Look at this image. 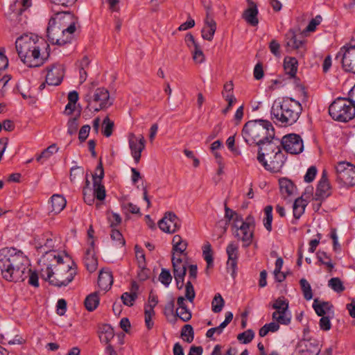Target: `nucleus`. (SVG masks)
I'll use <instances>...</instances> for the list:
<instances>
[{
    "mask_svg": "<svg viewBox=\"0 0 355 355\" xmlns=\"http://www.w3.org/2000/svg\"><path fill=\"white\" fill-rule=\"evenodd\" d=\"M0 270L3 278L11 282H24L31 271L24 253L8 248L0 250Z\"/></svg>",
    "mask_w": 355,
    "mask_h": 355,
    "instance_id": "nucleus-1",
    "label": "nucleus"
},
{
    "mask_svg": "<svg viewBox=\"0 0 355 355\" xmlns=\"http://www.w3.org/2000/svg\"><path fill=\"white\" fill-rule=\"evenodd\" d=\"M48 259L56 264H48L45 269L42 268L40 272L42 278L57 287L66 286L72 282L76 275L75 268L64 264L63 259L60 254H49Z\"/></svg>",
    "mask_w": 355,
    "mask_h": 355,
    "instance_id": "nucleus-2",
    "label": "nucleus"
},
{
    "mask_svg": "<svg viewBox=\"0 0 355 355\" xmlns=\"http://www.w3.org/2000/svg\"><path fill=\"white\" fill-rule=\"evenodd\" d=\"M302 107L299 101L291 97H284L275 101L271 107V119L281 125H291L299 119Z\"/></svg>",
    "mask_w": 355,
    "mask_h": 355,
    "instance_id": "nucleus-3",
    "label": "nucleus"
},
{
    "mask_svg": "<svg viewBox=\"0 0 355 355\" xmlns=\"http://www.w3.org/2000/svg\"><path fill=\"white\" fill-rule=\"evenodd\" d=\"M15 47L20 60L28 67H41L49 56V52L46 56L41 55L36 40L27 35L17 39Z\"/></svg>",
    "mask_w": 355,
    "mask_h": 355,
    "instance_id": "nucleus-4",
    "label": "nucleus"
},
{
    "mask_svg": "<svg viewBox=\"0 0 355 355\" xmlns=\"http://www.w3.org/2000/svg\"><path fill=\"white\" fill-rule=\"evenodd\" d=\"M242 136L249 144H258L264 140L275 136V128L271 122L267 120H251L245 123L242 130Z\"/></svg>",
    "mask_w": 355,
    "mask_h": 355,
    "instance_id": "nucleus-5",
    "label": "nucleus"
},
{
    "mask_svg": "<svg viewBox=\"0 0 355 355\" xmlns=\"http://www.w3.org/2000/svg\"><path fill=\"white\" fill-rule=\"evenodd\" d=\"M329 114L335 121L347 122L355 117V107L347 98H338L330 105Z\"/></svg>",
    "mask_w": 355,
    "mask_h": 355,
    "instance_id": "nucleus-6",
    "label": "nucleus"
},
{
    "mask_svg": "<svg viewBox=\"0 0 355 355\" xmlns=\"http://www.w3.org/2000/svg\"><path fill=\"white\" fill-rule=\"evenodd\" d=\"M254 228V218L250 214L245 218V223H242L239 227L232 230V234L235 238L243 242V247H248L252 242Z\"/></svg>",
    "mask_w": 355,
    "mask_h": 355,
    "instance_id": "nucleus-7",
    "label": "nucleus"
},
{
    "mask_svg": "<svg viewBox=\"0 0 355 355\" xmlns=\"http://www.w3.org/2000/svg\"><path fill=\"white\" fill-rule=\"evenodd\" d=\"M281 148L290 154L297 155L304 149V144L302 137L297 134L291 133L284 135L280 139Z\"/></svg>",
    "mask_w": 355,
    "mask_h": 355,
    "instance_id": "nucleus-8",
    "label": "nucleus"
},
{
    "mask_svg": "<svg viewBox=\"0 0 355 355\" xmlns=\"http://www.w3.org/2000/svg\"><path fill=\"white\" fill-rule=\"evenodd\" d=\"M259 146L257 160L261 164L266 159L275 154L278 150L281 149L280 139L270 137V139L262 141L257 144Z\"/></svg>",
    "mask_w": 355,
    "mask_h": 355,
    "instance_id": "nucleus-9",
    "label": "nucleus"
},
{
    "mask_svg": "<svg viewBox=\"0 0 355 355\" xmlns=\"http://www.w3.org/2000/svg\"><path fill=\"white\" fill-rule=\"evenodd\" d=\"M158 226L163 232L172 234L180 228L181 221L173 212H166L159 221Z\"/></svg>",
    "mask_w": 355,
    "mask_h": 355,
    "instance_id": "nucleus-10",
    "label": "nucleus"
},
{
    "mask_svg": "<svg viewBox=\"0 0 355 355\" xmlns=\"http://www.w3.org/2000/svg\"><path fill=\"white\" fill-rule=\"evenodd\" d=\"M286 159L285 154L282 153L281 148L267 158L261 164L267 171L277 173L280 171L284 165Z\"/></svg>",
    "mask_w": 355,
    "mask_h": 355,
    "instance_id": "nucleus-11",
    "label": "nucleus"
},
{
    "mask_svg": "<svg viewBox=\"0 0 355 355\" xmlns=\"http://www.w3.org/2000/svg\"><path fill=\"white\" fill-rule=\"evenodd\" d=\"M128 144L131 150V155L135 162L138 164L141 159V152L145 148V139L143 135H141L138 138L134 133H130L128 136Z\"/></svg>",
    "mask_w": 355,
    "mask_h": 355,
    "instance_id": "nucleus-12",
    "label": "nucleus"
},
{
    "mask_svg": "<svg viewBox=\"0 0 355 355\" xmlns=\"http://www.w3.org/2000/svg\"><path fill=\"white\" fill-rule=\"evenodd\" d=\"M48 40L52 44L64 45L68 42L64 38V31L55 24V20H50L46 29Z\"/></svg>",
    "mask_w": 355,
    "mask_h": 355,
    "instance_id": "nucleus-13",
    "label": "nucleus"
},
{
    "mask_svg": "<svg viewBox=\"0 0 355 355\" xmlns=\"http://www.w3.org/2000/svg\"><path fill=\"white\" fill-rule=\"evenodd\" d=\"M96 171L99 172L98 175L96 173L92 175L93 177V187H94V196L99 200H103L105 198V187L102 184L101 182L104 177V169L102 162H100L96 168Z\"/></svg>",
    "mask_w": 355,
    "mask_h": 355,
    "instance_id": "nucleus-14",
    "label": "nucleus"
},
{
    "mask_svg": "<svg viewBox=\"0 0 355 355\" xmlns=\"http://www.w3.org/2000/svg\"><path fill=\"white\" fill-rule=\"evenodd\" d=\"M341 56L342 67L345 71L355 73V46L347 48L344 53L340 51L336 58Z\"/></svg>",
    "mask_w": 355,
    "mask_h": 355,
    "instance_id": "nucleus-15",
    "label": "nucleus"
},
{
    "mask_svg": "<svg viewBox=\"0 0 355 355\" xmlns=\"http://www.w3.org/2000/svg\"><path fill=\"white\" fill-rule=\"evenodd\" d=\"M320 352L319 345L311 340H302L296 347V355H318Z\"/></svg>",
    "mask_w": 355,
    "mask_h": 355,
    "instance_id": "nucleus-16",
    "label": "nucleus"
},
{
    "mask_svg": "<svg viewBox=\"0 0 355 355\" xmlns=\"http://www.w3.org/2000/svg\"><path fill=\"white\" fill-rule=\"evenodd\" d=\"M216 30V23L211 16L210 8H207L205 25L201 31L202 37L204 40L211 41Z\"/></svg>",
    "mask_w": 355,
    "mask_h": 355,
    "instance_id": "nucleus-17",
    "label": "nucleus"
},
{
    "mask_svg": "<svg viewBox=\"0 0 355 355\" xmlns=\"http://www.w3.org/2000/svg\"><path fill=\"white\" fill-rule=\"evenodd\" d=\"M93 101L99 103V106L94 108L95 112L107 108L112 105V102L110 100V93L108 90L103 87L96 89Z\"/></svg>",
    "mask_w": 355,
    "mask_h": 355,
    "instance_id": "nucleus-18",
    "label": "nucleus"
},
{
    "mask_svg": "<svg viewBox=\"0 0 355 355\" xmlns=\"http://www.w3.org/2000/svg\"><path fill=\"white\" fill-rule=\"evenodd\" d=\"M157 303V297L150 292L148 296V304L145 306L144 310L145 323L148 329H151L154 325V322L152 319L155 314L154 308Z\"/></svg>",
    "mask_w": 355,
    "mask_h": 355,
    "instance_id": "nucleus-19",
    "label": "nucleus"
},
{
    "mask_svg": "<svg viewBox=\"0 0 355 355\" xmlns=\"http://www.w3.org/2000/svg\"><path fill=\"white\" fill-rule=\"evenodd\" d=\"M331 187L327 178V172L323 170L320 180L318 182L315 196L316 200H322L331 194Z\"/></svg>",
    "mask_w": 355,
    "mask_h": 355,
    "instance_id": "nucleus-20",
    "label": "nucleus"
},
{
    "mask_svg": "<svg viewBox=\"0 0 355 355\" xmlns=\"http://www.w3.org/2000/svg\"><path fill=\"white\" fill-rule=\"evenodd\" d=\"M64 76L63 68L61 65H53L48 69L46 76V82L49 85H58L61 83Z\"/></svg>",
    "mask_w": 355,
    "mask_h": 355,
    "instance_id": "nucleus-21",
    "label": "nucleus"
},
{
    "mask_svg": "<svg viewBox=\"0 0 355 355\" xmlns=\"http://www.w3.org/2000/svg\"><path fill=\"white\" fill-rule=\"evenodd\" d=\"M248 8L243 12L242 17L248 24L256 26L259 24L257 4L252 0H248Z\"/></svg>",
    "mask_w": 355,
    "mask_h": 355,
    "instance_id": "nucleus-22",
    "label": "nucleus"
},
{
    "mask_svg": "<svg viewBox=\"0 0 355 355\" xmlns=\"http://www.w3.org/2000/svg\"><path fill=\"white\" fill-rule=\"evenodd\" d=\"M226 252L228 256V259L227 261V268L232 270V275H234L236 272V266H237V260H238V252H239V247L238 245L231 242L228 244L226 248Z\"/></svg>",
    "mask_w": 355,
    "mask_h": 355,
    "instance_id": "nucleus-23",
    "label": "nucleus"
},
{
    "mask_svg": "<svg viewBox=\"0 0 355 355\" xmlns=\"http://www.w3.org/2000/svg\"><path fill=\"white\" fill-rule=\"evenodd\" d=\"M171 263L174 276L176 275L179 279H181L182 276L186 275L187 263L183 261L181 257L172 254Z\"/></svg>",
    "mask_w": 355,
    "mask_h": 355,
    "instance_id": "nucleus-24",
    "label": "nucleus"
},
{
    "mask_svg": "<svg viewBox=\"0 0 355 355\" xmlns=\"http://www.w3.org/2000/svg\"><path fill=\"white\" fill-rule=\"evenodd\" d=\"M340 187H354L355 186V166L352 165L347 168L343 174L336 180Z\"/></svg>",
    "mask_w": 355,
    "mask_h": 355,
    "instance_id": "nucleus-25",
    "label": "nucleus"
},
{
    "mask_svg": "<svg viewBox=\"0 0 355 355\" xmlns=\"http://www.w3.org/2000/svg\"><path fill=\"white\" fill-rule=\"evenodd\" d=\"M113 284V277L112 272L108 270H101L98 278V286L103 291H108Z\"/></svg>",
    "mask_w": 355,
    "mask_h": 355,
    "instance_id": "nucleus-26",
    "label": "nucleus"
},
{
    "mask_svg": "<svg viewBox=\"0 0 355 355\" xmlns=\"http://www.w3.org/2000/svg\"><path fill=\"white\" fill-rule=\"evenodd\" d=\"M173 248L172 252L173 254H176L177 256H187V253L185 252L187 248V242L182 239V238L177 234L175 235L172 240Z\"/></svg>",
    "mask_w": 355,
    "mask_h": 355,
    "instance_id": "nucleus-27",
    "label": "nucleus"
},
{
    "mask_svg": "<svg viewBox=\"0 0 355 355\" xmlns=\"http://www.w3.org/2000/svg\"><path fill=\"white\" fill-rule=\"evenodd\" d=\"M98 336L101 343L108 344L114 336V329L110 324H101L98 327Z\"/></svg>",
    "mask_w": 355,
    "mask_h": 355,
    "instance_id": "nucleus-28",
    "label": "nucleus"
},
{
    "mask_svg": "<svg viewBox=\"0 0 355 355\" xmlns=\"http://www.w3.org/2000/svg\"><path fill=\"white\" fill-rule=\"evenodd\" d=\"M286 46L291 49H300L304 46L303 40L297 38V33L293 29H291L286 34Z\"/></svg>",
    "mask_w": 355,
    "mask_h": 355,
    "instance_id": "nucleus-29",
    "label": "nucleus"
},
{
    "mask_svg": "<svg viewBox=\"0 0 355 355\" xmlns=\"http://www.w3.org/2000/svg\"><path fill=\"white\" fill-rule=\"evenodd\" d=\"M298 62L295 58L286 57L284 60V68L290 78H294L297 71Z\"/></svg>",
    "mask_w": 355,
    "mask_h": 355,
    "instance_id": "nucleus-30",
    "label": "nucleus"
},
{
    "mask_svg": "<svg viewBox=\"0 0 355 355\" xmlns=\"http://www.w3.org/2000/svg\"><path fill=\"white\" fill-rule=\"evenodd\" d=\"M42 241H40L36 246V248L39 250H44V252L46 254V261H49L50 259H48V254L53 253L55 254V252L53 251L52 252V249L54 248V241L51 239L47 236V235H44L43 238L42 239Z\"/></svg>",
    "mask_w": 355,
    "mask_h": 355,
    "instance_id": "nucleus-31",
    "label": "nucleus"
},
{
    "mask_svg": "<svg viewBox=\"0 0 355 355\" xmlns=\"http://www.w3.org/2000/svg\"><path fill=\"white\" fill-rule=\"evenodd\" d=\"M51 202L52 207L51 211L55 214L60 213L65 207L67 203L65 198L58 194H54L51 196Z\"/></svg>",
    "mask_w": 355,
    "mask_h": 355,
    "instance_id": "nucleus-32",
    "label": "nucleus"
},
{
    "mask_svg": "<svg viewBox=\"0 0 355 355\" xmlns=\"http://www.w3.org/2000/svg\"><path fill=\"white\" fill-rule=\"evenodd\" d=\"M89 250H86L84 257V263L87 270L89 272L96 271L98 267V260L95 253H90Z\"/></svg>",
    "mask_w": 355,
    "mask_h": 355,
    "instance_id": "nucleus-33",
    "label": "nucleus"
},
{
    "mask_svg": "<svg viewBox=\"0 0 355 355\" xmlns=\"http://www.w3.org/2000/svg\"><path fill=\"white\" fill-rule=\"evenodd\" d=\"M332 307V305L328 302H320L318 299H315L313 308L318 315L323 317L325 316L327 311H329Z\"/></svg>",
    "mask_w": 355,
    "mask_h": 355,
    "instance_id": "nucleus-34",
    "label": "nucleus"
},
{
    "mask_svg": "<svg viewBox=\"0 0 355 355\" xmlns=\"http://www.w3.org/2000/svg\"><path fill=\"white\" fill-rule=\"evenodd\" d=\"M58 150L59 148L57 145L55 144H53L44 149L40 155L36 156V160L38 162L43 164L44 161L49 159L54 153H57Z\"/></svg>",
    "mask_w": 355,
    "mask_h": 355,
    "instance_id": "nucleus-35",
    "label": "nucleus"
},
{
    "mask_svg": "<svg viewBox=\"0 0 355 355\" xmlns=\"http://www.w3.org/2000/svg\"><path fill=\"white\" fill-rule=\"evenodd\" d=\"M307 205L306 201L302 197L297 198L293 206V216L295 219H299L304 214L306 206Z\"/></svg>",
    "mask_w": 355,
    "mask_h": 355,
    "instance_id": "nucleus-36",
    "label": "nucleus"
},
{
    "mask_svg": "<svg viewBox=\"0 0 355 355\" xmlns=\"http://www.w3.org/2000/svg\"><path fill=\"white\" fill-rule=\"evenodd\" d=\"M280 191L284 196H289L293 193L295 187L293 183L287 178H282L279 181Z\"/></svg>",
    "mask_w": 355,
    "mask_h": 355,
    "instance_id": "nucleus-37",
    "label": "nucleus"
},
{
    "mask_svg": "<svg viewBox=\"0 0 355 355\" xmlns=\"http://www.w3.org/2000/svg\"><path fill=\"white\" fill-rule=\"evenodd\" d=\"M99 304V297L98 293L89 294L85 300V306L89 311H94Z\"/></svg>",
    "mask_w": 355,
    "mask_h": 355,
    "instance_id": "nucleus-38",
    "label": "nucleus"
},
{
    "mask_svg": "<svg viewBox=\"0 0 355 355\" xmlns=\"http://www.w3.org/2000/svg\"><path fill=\"white\" fill-rule=\"evenodd\" d=\"M235 211H233L227 205L225 206V218L227 219L225 222L222 220L218 223V226H220L222 228V234H225L227 231V227L230 223V221L234 218Z\"/></svg>",
    "mask_w": 355,
    "mask_h": 355,
    "instance_id": "nucleus-39",
    "label": "nucleus"
},
{
    "mask_svg": "<svg viewBox=\"0 0 355 355\" xmlns=\"http://www.w3.org/2000/svg\"><path fill=\"white\" fill-rule=\"evenodd\" d=\"M272 319L279 324H288L291 322V315L288 313V311H275L272 313Z\"/></svg>",
    "mask_w": 355,
    "mask_h": 355,
    "instance_id": "nucleus-40",
    "label": "nucleus"
},
{
    "mask_svg": "<svg viewBox=\"0 0 355 355\" xmlns=\"http://www.w3.org/2000/svg\"><path fill=\"white\" fill-rule=\"evenodd\" d=\"M316 255L318 261L320 262L321 264L324 265L327 268L328 270L331 272L334 268V265L331 261L330 256L328 255L327 252L321 250H319Z\"/></svg>",
    "mask_w": 355,
    "mask_h": 355,
    "instance_id": "nucleus-41",
    "label": "nucleus"
},
{
    "mask_svg": "<svg viewBox=\"0 0 355 355\" xmlns=\"http://www.w3.org/2000/svg\"><path fill=\"white\" fill-rule=\"evenodd\" d=\"M181 338L188 343H191L194 339V331L191 324H185L181 330Z\"/></svg>",
    "mask_w": 355,
    "mask_h": 355,
    "instance_id": "nucleus-42",
    "label": "nucleus"
},
{
    "mask_svg": "<svg viewBox=\"0 0 355 355\" xmlns=\"http://www.w3.org/2000/svg\"><path fill=\"white\" fill-rule=\"evenodd\" d=\"M272 205H267L264 208L265 218H263V225L268 232L272 230Z\"/></svg>",
    "mask_w": 355,
    "mask_h": 355,
    "instance_id": "nucleus-43",
    "label": "nucleus"
},
{
    "mask_svg": "<svg viewBox=\"0 0 355 355\" xmlns=\"http://www.w3.org/2000/svg\"><path fill=\"white\" fill-rule=\"evenodd\" d=\"M300 287L303 293V296L306 300H310L313 298V293L310 284L308 281L302 278L300 280Z\"/></svg>",
    "mask_w": 355,
    "mask_h": 355,
    "instance_id": "nucleus-44",
    "label": "nucleus"
},
{
    "mask_svg": "<svg viewBox=\"0 0 355 355\" xmlns=\"http://www.w3.org/2000/svg\"><path fill=\"white\" fill-rule=\"evenodd\" d=\"M225 305V301L220 293H217L214 297L211 302V310L214 313H220Z\"/></svg>",
    "mask_w": 355,
    "mask_h": 355,
    "instance_id": "nucleus-45",
    "label": "nucleus"
},
{
    "mask_svg": "<svg viewBox=\"0 0 355 355\" xmlns=\"http://www.w3.org/2000/svg\"><path fill=\"white\" fill-rule=\"evenodd\" d=\"M203 257L207 262V270L213 266V254L211 250V246L208 243L203 247Z\"/></svg>",
    "mask_w": 355,
    "mask_h": 355,
    "instance_id": "nucleus-46",
    "label": "nucleus"
},
{
    "mask_svg": "<svg viewBox=\"0 0 355 355\" xmlns=\"http://www.w3.org/2000/svg\"><path fill=\"white\" fill-rule=\"evenodd\" d=\"M137 298V293L136 292H125L122 294L121 299L123 304L128 306H132L134 304L135 301Z\"/></svg>",
    "mask_w": 355,
    "mask_h": 355,
    "instance_id": "nucleus-47",
    "label": "nucleus"
},
{
    "mask_svg": "<svg viewBox=\"0 0 355 355\" xmlns=\"http://www.w3.org/2000/svg\"><path fill=\"white\" fill-rule=\"evenodd\" d=\"M328 285L334 291L341 293L345 290V286L340 278L333 277L329 280Z\"/></svg>",
    "mask_w": 355,
    "mask_h": 355,
    "instance_id": "nucleus-48",
    "label": "nucleus"
},
{
    "mask_svg": "<svg viewBox=\"0 0 355 355\" xmlns=\"http://www.w3.org/2000/svg\"><path fill=\"white\" fill-rule=\"evenodd\" d=\"M191 51L192 57L195 62L201 64L205 61V57L200 44L194 46Z\"/></svg>",
    "mask_w": 355,
    "mask_h": 355,
    "instance_id": "nucleus-49",
    "label": "nucleus"
},
{
    "mask_svg": "<svg viewBox=\"0 0 355 355\" xmlns=\"http://www.w3.org/2000/svg\"><path fill=\"white\" fill-rule=\"evenodd\" d=\"M89 64V60L87 56L83 57V58L80 61L78 67H79V73H80V78L82 82L85 81L87 78V72L85 71V68L87 67Z\"/></svg>",
    "mask_w": 355,
    "mask_h": 355,
    "instance_id": "nucleus-50",
    "label": "nucleus"
},
{
    "mask_svg": "<svg viewBox=\"0 0 355 355\" xmlns=\"http://www.w3.org/2000/svg\"><path fill=\"white\" fill-rule=\"evenodd\" d=\"M254 337V333L252 329H248L237 336V339L243 344L250 343Z\"/></svg>",
    "mask_w": 355,
    "mask_h": 355,
    "instance_id": "nucleus-51",
    "label": "nucleus"
},
{
    "mask_svg": "<svg viewBox=\"0 0 355 355\" xmlns=\"http://www.w3.org/2000/svg\"><path fill=\"white\" fill-rule=\"evenodd\" d=\"M272 308L276 310L275 311H288V302L284 300V297H279L272 304Z\"/></svg>",
    "mask_w": 355,
    "mask_h": 355,
    "instance_id": "nucleus-52",
    "label": "nucleus"
},
{
    "mask_svg": "<svg viewBox=\"0 0 355 355\" xmlns=\"http://www.w3.org/2000/svg\"><path fill=\"white\" fill-rule=\"evenodd\" d=\"M103 124L104 125V128L103 130V134L106 137H109L112 135L113 128H114V122L112 121L108 116H106L103 119Z\"/></svg>",
    "mask_w": 355,
    "mask_h": 355,
    "instance_id": "nucleus-53",
    "label": "nucleus"
},
{
    "mask_svg": "<svg viewBox=\"0 0 355 355\" xmlns=\"http://www.w3.org/2000/svg\"><path fill=\"white\" fill-rule=\"evenodd\" d=\"M196 297V292L191 281H188L185 284V297L190 302H193Z\"/></svg>",
    "mask_w": 355,
    "mask_h": 355,
    "instance_id": "nucleus-54",
    "label": "nucleus"
},
{
    "mask_svg": "<svg viewBox=\"0 0 355 355\" xmlns=\"http://www.w3.org/2000/svg\"><path fill=\"white\" fill-rule=\"evenodd\" d=\"M352 164L349 162H340L338 163L336 166H335V171H336V175L337 180L341 174H343L347 171V168H349V166H352Z\"/></svg>",
    "mask_w": 355,
    "mask_h": 355,
    "instance_id": "nucleus-55",
    "label": "nucleus"
},
{
    "mask_svg": "<svg viewBox=\"0 0 355 355\" xmlns=\"http://www.w3.org/2000/svg\"><path fill=\"white\" fill-rule=\"evenodd\" d=\"M159 280L164 286H168L172 280V276L170 271L166 268H162L159 276Z\"/></svg>",
    "mask_w": 355,
    "mask_h": 355,
    "instance_id": "nucleus-56",
    "label": "nucleus"
},
{
    "mask_svg": "<svg viewBox=\"0 0 355 355\" xmlns=\"http://www.w3.org/2000/svg\"><path fill=\"white\" fill-rule=\"evenodd\" d=\"M110 237L112 241L118 242V244L120 246L123 247L125 245V239L123 238L122 234L118 230L112 229L110 234Z\"/></svg>",
    "mask_w": 355,
    "mask_h": 355,
    "instance_id": "nucleus-57",
    "label": "nucleus"
},
{
    "mask_svg": "<svg viewBox=\"0 0 355 355\" xmlns=\"http://www.w3.org/2000/svg\"><path fill=\"white\" fill-rule=\"evenodd\" d=\"M191 312L188 308L175 311V318L178 317L183 322H188L191 320Z\"/></svg>",
    "mask_w": 355,
    "mask_h": 355,
    "instance_id": "nucleus-58",
    "label": "nucleus"
},
{
    "mask_svg": "<svg viewBox=\"0 0 355 355\" xmlns=\"http://www.w3.org/2000/svg\"><path fill=\"white\" fill-rule=\"evenodd\" d=\"M107 220L110 224V227H112V229H114V227L119 225L121 223V216L118 214L114 212H112L110 214L107 215Z\"/></svg>",
    "mask_w": 355,
    "mask_h": 355,
    "instance_id": "nucleus-59",
    "label": "nucleus"
},
{
    "mask_svg": "<svg viewBox=\"0 0 355 355\" xmlns=\"http://www.w3.org/2000/svg\"><path fill=\"white\" fill-rule=\"evenodd\" d=\"M67 132L70 135L75 134L78 128V119L76 117L72 118L69 120L67 123Z\"/></svg>",
    "mask_w": 355,
    "mask_h": 355,
    "instance_id": "nucleus-60",
    "label": "nucleus"
},
{
    "mask_svg": "<svg viewBox=\"0 0 355 355\" xmlns=\"http://www.w3.org/2000/svg\"><path fill=\"white\" fill-rule=\"evenodd\" d=\"M317 174V168L314 166L309 167L304 177V180L306 182H311L315 178Z\"/></svg>",
    "mask_w": 355,
    "mask_h": 355,
    "instance_id": "nucleus-61",
    "label": "nucleus"
},
{
    "mask_svg": "<svg viewBox=\"0 0 355 355\" xmlns=\"http://www.w3.org/2000/svg\"><path fill=\"white\" fill-rule=\"evenodd\" d=\"M223 95L228 102L227 106L222 111L223 114H226L231 110L234 103L236 101V98L232 94L225 95L224 92H223Z\"/></svg>",
    "mask_w": 355,
    "mask_h": 355,
    "instance_id": "nucleus-62",
    "label": "nucleus"
},
{
    "mask_svg": "<svg viewBox=\"0 0 355 355\" xmlns=\"http://www.w3.org/2000/svg\"><path fill=\"white\" fill-rule=\"evenodd\" d=\"M322 17L317 15L315 18L312 19L308 26L306 28V31L308 32H313L315 30L316 26L319 25L322 21Z\"/></svg>",
    "mask_w": 355,
    "mask_h": 355,
    "instance_id": "nucleus-63",
    "label": "nucleus"
},
{
    "mask_svg": "<svg viewBox=\"0 0 355 355\" xmlns=\"http://www.w3.org/2000/svg\"><path fill=\"white\" fill-rule=\"evenodd\" d=\"M175 302L171 299L164 306V315L166 317L173 316L175 319V314H174Z\"/></svg>",
    "mask_w": 355,
    "mask_h": 355,
    "instance_id": "nucleus-64",
    "label": "nucleus"
}]
</instances>
